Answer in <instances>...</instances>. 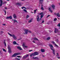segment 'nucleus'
I'll use <instances>...</instances> for the list:
<instances>
[{"label":"nucleus","mask_w":60,"mask_h":60,"mask_svg":"<svg viewBox=\"0 0 60 60\" xmlns=\"http://www.w3.org/2000/svg\"><path fill=\"white\" fill-rule=\"evenodd\" d=\"M49 47H50L51 50L52 51V53H53V54L54 55H55V49H54V47H53V46L51 44H49Z\"/></svg>","instance_id":"nucleus-1"},{"label":"nucleus","mask_w":60,"mask_h":60,"mask_svg":"<svg viewBox=\"0 0 60 60\" xmlns=\"http://www.w3.org/2000/svg\"><path fill=\"white\" fill-rule=\"evenodd\" d=\"M0 6L1 7L2 6V4H5L6 3V2L5 1H4V2L3 3V0H0Z\"/></svg>","instance_id":"nucleus-2"},{"label":"nucleus","mask_w":60,"mask_h":60,"mask_svg":"<svg viewBox=\"0 0 60 60\" xmlns=\"http://www.w3.org/2000/svg\"><path fill=\"white\" fill-rule=\"evenodd\" d=\"M20 55V53L19 52L15 53L12 55V57H15L16 56H18V55Z\"/></svg>","instance_id":"nucleus-3"},{"label":"nucleus","mask_w":60,"mask_h":60,"mask_svg":"<svg viewBox=\"0 0 60 60\" xmlns=\"http://www.w3.org/2000/svg\"><path fill=\"white\" fill-rule=\"evenodd\" d=\"M8 34L10 36H12V37L14 39H15V40H16L17 39V37L15 36L14 35H12L11 34H10L9 33H8Z\"/></svg>","instance_id":"nucleus-4"},{"label":"nucleus","mask_w":60,"mask_h":60,"mask_svg":"<svg viewBox=\"0 0 60 60\" xmlns=\"http://www.w3.org/2000/svg\"><path fill=\"white\" fill-rule=\"evenodd\" d=\"M28 56H29L28 55H25L23 56L22 58L23 59H26L27 58V57Z\"/></svg>","instance_id":"nucleus-5"},{"label":"nucleus","mask_w":60,"mask_h":60,"mask_svg":"<svg viewBox=\"0 0 60 60\" xmlns=\"http://www.w3.org/2000/svg\"><path fill=\"white\" fill-rule=\"evenodd\" d=\"M8 52L9 53H11V47L9 46H8Z\"/></svg>","instance_id":"nucleus-6"},{"label":"nucleus","mask_w":60,"mask_h":60,"mask_svg":"<svg viewBox=\"0 0 60 60\" xmlns=\"http://www.w3.org/2000/svg\"><path fill=\"white\" fill-rule=\"evenodd\" d=\"M38 18H37V21H40L41 20V18L39 19V15H38L37 16Z\"/></svg>","instance_id":"nucleus-7"},{"label":"nucleus","mask_w":60,"mask_h":60,"mask_svg":"<svg viewBox=\"0 0 60 60\" xmlns=\"http://www.w3.org/2000/svg\"><path fill=\"white\" fill-rule=\"evenodd\" d=\"M33 54L34 56H36L37 55H39V53H38V52L36 51L35 52H34V53Z\"/></svg>","instance_id":"nucleus-8"},{"label":"nucleus","mask_w":60,"mask_h":60,"mask_svg":"<svg viewBox=\"0 0 60 60\" xmlns=\"http://www.w3.org/2000/svg\"><path fill=\"white\" fill-rule=\"evenodd\" d=\"M24 31L25 32V33H24V34H27V33H28V30H26L25 29L24 30Z\"/></svg>","instance_id":"nucleus-9"},{"label":"nucleus","mask_w":60,"mask_h":60,"mask_svg":"<svg viewBox=\"0 0 60 60\" xmlns=\"http://www.w3.org/2000/svg\"><path fill=\"white\" fill-rule=\"evenodd\" d=\"M6 19H12V16H10L9 17H7Z\"/></svg>","instance_id":"nucleus-10"},{"label":"nucleus","mask_w":60,"mask_h":60,"mask_svg":"<svg viewBox=\"0 0 60 60\" xmlns=\"http://www.w3.org/2000/svg\"><path fill=\"white\" fill-rule=\"evenodd\" d=\"M58 31V30L56 28H55V29L54 33H56V32H57Z\"/></svg>","instance_id":"nucleus-11"},{"label":"nucleus","mask_w":60,"mask_h":60,"mask_svg":"<svg viewBox=\"0 0 60 60\" xmlns=\"http://www.w3.org/2000/svg\"><path fill=\"white\" fill-rule=\"evenodd\" d=\"M32 58H33V59H34L35 60H36V59H38V60L39 59V58H38V57H32Z\"/></svg>","instance_id":"nucleus-12"},{"label":"nucleus","mask_w":60,"mask_h":60,"mask_svg":"<svg viewBox=\"0 0 60 60\" xmlns=\"http://www.w3.org/2000/svg\"><path fill=\"white\" fill-rule=\"evenodd\" d=\"M13 43L14 45H16L17 44V45H18V44H17L16 41H14L13 42Z\"/></svg>","instance_id":"nucleus-13"},{"label":"nucleus","mask_w":60,"mask_h":60,"mask_svg":"<svg viewBox=\"0 0 60 60\" xmlns=\"http://www.w3.org/2000/svg\"><path fill=\"white\" fill-rule=\"evenodd\" d=\"M17 49H19L20 50H22V48H21V47L20 46H18L17 47Z\"/></svg>","instance_id":"nucleus-14"},{"label":"nucleus","mask_w":60,"mask_h":60,"mask_svg":"<svg viewBox=\"0 0 60 60\" xmlns=\"http://www.w3.org/2000/svg\"><path fill=\"white\" fill-rule=\"evenodd\" d=\"M13 17L14 19H16L17 18V16H16V15L15 14H14L13 15Z\"/></svg>","instance_id":"nucleus-15"},{"label":"nucleus","mask_w":60,"mask_h":60,"mask_svg":"<svg viewBox=\"0 0 60 60\" xmlns=\"http://www.w3.org/2000/svg\"><path fill=\"white\" fill-rule=\"evenodd\" d=\"M52 8L53 10H54V9H55V5H52Z\"/></svg>","instance_id":"nucleus-16"},{"label":"nucleus","mask_w":60,"mask_h":60,"mask_svg":"<svg viewBox=\"0 0 60 60\" xmlns=\"http://www.w3.org/2000/svg\"><path fill=\"white\" fill-rule=\"evenodd\" d=\"M39 1L40 2V3L42 4V2H43V0H40Z\"/></svg>","instance_id":"nucleus-17"},{"label":"nucleus","mask_w":60,"mask_h":60,"mask_svg":"<svg viewBox=\"0 0 60 60\" xmlns=\"http://www.w3.org/2000/svg\"><path fill=\"white\" fill-rule=\"evenodd\" d=\"M33 20V19H30V20L29 21H28V22L29 23H31L32 22V20Z\"/></svg>","instance_id":"nucleus-18"},{"label":"nucleus","mask_w":60,"mask_h":60,"mask_svg":"<svg viewBox=\"0 0 60 60\" xmlns=\"http://www.w3.org/2000/svg\"><path fill=\"white\" fill-rule=\"evenodd\" d=\"M41 51L42 52H45V50H44V49H41Z\"/></svg>","instance_id":"nucleus-19"},{"label":"nucleus","mask_w":60,"mask_h":60,"mask_svg":"<svg viewBox=\"0 0 60 60\" xmlns=\"http://www.w3.org/2000/svg\"><path fill=\"white\" fill-rule=\"evenodd\" d=\"M49 10L51 12V13H52V12H53L51 10V9H50V8H49Z\"/></svg>","instance_id":"nucleus-20"},{"label":"nucleus","mask_w":60,"mask_h":60,"mask_svg":"<svg viewBox=\"0 0 60 60\" xmlns=\"http://www.w3.org/2000/svg\"><path fill=\"white\" fill-rule=\"evenodd\" d=\"M16 4H17V5H19V6L21 5V4H20V3H17Z\"/></svg>","instance_id":"nucleus-21"},{"label":"nucleus","mask_w":60,"mask_h":60,"mask_svg":"<svg viewBox=\"0 0 60 60\" xmlns=\"http://www.w3.org/2000/svg\"><path fill=\"white\" fill-rule=\"evenodd\" d=\"M5 42H6V41H5H5L3 42L4 43V44L5 46H6V43Z\"/></svg>","instance_id":"nucleus-22"},{"label":"nucleus","mask_w":60,"mask_h":60,"mask_svg":"<svg viewBox=\"0 0 60 60\" xmlns=\"http://www.w3.org/2000/svg\"><path fill=\"white\" fill-rule=\"evenodd\" d=\"M57 16L58 17H60V14H59V13H58L57 14Z\"/></svg>","instance_id":"nucleus-23"},{"label":"nucleus","mask_w":60,"mask_h":60,"mask_svg":"<svg viewBox=\"0 0 60 60\" xmlns=\"http://www.w3.org/2000/svg\"><path fill=\"white\" fill-rule=\"evenodd\" d=\"M39 15H43V13L42 12H41V13Z\"/></svg>","instance_id":"nucleus-24"},{"label":"nucleus","mask_w":60,"mask_h":60,"mask_svg":"<svg viewBox=\"0 0 60 60\" xmlns=\"http://www.w3.org/2000/svg\"><path fill=\"white\" fill-rule=\"evenodd\" d=\"M24 8V9H27L25 7H22V9H23Z\"/></svg>","instance_id":"nucleus-25"},{"label":"nucleus","mask_w":60,"mask_h":60,"mask_svg":"<svg viewBox=\"0 0 60 60\" xmlns=\"http://www.w3.org/2000/svg\"><path fill=\"white\" fill-rule=\"evenodd\" d=\"M32 56H34V55L33 53H32L31 55H30V57H32Z\"/></svg>","instance_id":"nucleus-26"},{"label":"nucleus","mask_w":60,"mask_h":60,"mask_svg":"<svg viewBox=\"0 0 60 60\" xmlns=\"http://www.w3.org/2000/svg\"><path fill=\"white\" fill-rule=\"evenodd\" d=\"M51 42L52 43H53V44H56V43H55V42H54V41H52Z\"/></svg>","instance_id":"nucleus-27"},{"label":"nucleus","mask_w":60,"mask_h":60,"mask_svg":"<svg viewBox=\"0 0 60 60\" xmlns=\"http://www.w3.org/2000/svg\"><path fill=\"white\" fill-rule=\"evenodd\" d=\"M23 11H24L25 12H27V11H26V10L24 9L23 10Z\"/></svg>","instance_id":"nucleus-28"},{"label":"nucleus","mask_w":60,"mask_h":60,"mask_svg":"<svg viewBox=\"0 0 60 60\" xmlns=\"http://www.w3.org/2000/svg\"><path fill=\"white\" fill-rule=\"evenodd\" d=\"M34 39L35 40H37V41H38V39L37 38H34Z\"/></svg>","instance_id":"nucleus-29"},{"label":"nucleus","mask_w":60,"mask_h":60,"mask_svg":"<svg viewBox=\"0 0 60 60\" xmlns=\"http://www.w3.org/2000/svg\"><path fill=\"white\" fill-rule=\"evenodd\" d=\"M14 22H16V23H18V22H17V21L15 19L14 20Z\"/></svg>","instance_id":"nucleus-30"},{"label":"nucleus","mask_w":60,"mask_h":60,"mask_svg":"<svg viewBox=\"0 0 60 60\" xmlns=\"http://www.w3.org/2000/svg\"><path fill=\"white\" fill-rule=\"evenodd\" d=\"M37 10V9H36L34 10V14H35V13H36V11Z\"/></svg>","instance_id":"nucleus-31"},{"label":"nucleus","mask_w":60,"mask_h":60,"mask_svg":"<svg viewBox=\"0 0 60 60\" xmlns=\"http://www.w3.org/2000/svg\"><path fill=\"white\" fill-rule=\"evenodd\" d=\"M50 37H49L47 39V40H50Z\"/></svg>","instance_id":"nucleus-32"},{"label":"nucleus","mask_w":60,"mask_h":60,"mask_svg":"<svg viewBox=\"0 0 60 60\" xmlns=\"http://www.w3.org/2000/svg\"><path fill=\"white\" fill-rule=\"evenodd\" d=\"M15 60H19V59H20V58H16L15 59Z\"/></svg>","instance_id":"nucleus-33"},{"label":"nucleus","mask_w":60,"mask_h":60,"mask_svg":"<svg viewBox=\"0 0 60 60\" xmlns=\"http://www.w3.org/2000/svg\"><path fill=\"white\" fill-rule=\"evenodd\" d=\"M57 20V19L56 18H55L54 19V21H56Z\"/></svg>","instance_id":"nucleus-34"},{"label":"nucleus","mask_w":60,"mask_h":60,"mask_svg":"<svg viewBox=\"0 0 60 60\" xmlns=\"http://www.w3.org/2000/svg\"><path fill=\"white\" fill-rule=\"evenodd\" d=\"M57 55H56V56L58 57V56H59V55L58 54V53H57Z\"/></svg>","instance_id":"nucleus-35"},{"label":"nucleus","mask_w":60,"mask_h":60,"mask_svg":"<svg viewBox=\"0 0 60 60\" xmlns=\"http://www.w3.org/2000/svg\"><path fill=\"white\" fill-rule=\"evenodd\" d=\"M3 49V50L4 51H5V52H6V51L5 50V49Z\"/></svg>","instance_id":"nucleus-36"},{"label":"nucleus","mask_w":60,"mask_h":60,"mask_svg":"<svg viewBox=\"0 0 60 60\" xmlns=\"http://www.w3.org/2000/svg\"><path fill=\"white\" fill-rule=\"evenodd\" d=\"M41 10H44V8L43 7L41 8Z\"/></svg>","instance_id":"nucleus-37"},{"label":"nucleus","mask_w":60,"mask_h":60,"mask_svg":"<svg viewBox=\"0 0 60 60\" xmlns=\"http://www.w3.org/2000/svg\"><path fill=\"white\" fill-rule=\"evenodd\" d=\"M57 26H60V24L59 23L57 25Z\"/></svg>","instance_id":"nucleus-38"},{"label":"nucleus","mask_w":60,"mask_h":60,"mask_svg":"<svg viewBox=\"0 0 60 60\" xmlns=\"http://www.w3.org/2000/svg\"><path fill=\"white\" fill-rule=\"evenodd\" d=\"M54 45L56 47H58V46L57 45H56V44H54Z\"/></svg>","instance_id":"nucleus-39"},{"label":"nucleus","mask_w":60,"mask_h":60,"mask_svg":"<svg viewBox=\"0 0 60 60\" xmlns=\"http://www.w3.org/2000/svg\"><path fill=\"white\" fill-rule=\"evenodd\" d=\"M17 57H18L19 58H20V57H21V56H17Z\"/></svg>","instance_id":"nucleus-40"},{"label":"nucleus","mask_w":60,"mask_h":60,"mask_svg":"<svg viewBox=\"0 0 60 60\" xmlns=\"http://www.w3.org/2000/svg\"><path fill=\"white\" fill-rule=\"evenodd\" d=\"M29 17V16L28 15H27L26 17V18H28Z\"/></svg>","instance_id":"nucleus-41"},{"label":"nucleus","mask_w":60,"mask_h":60,"mask_svg":"<svg viewBox=\"0 0 60 60\" xmlns=\"http://www.w3.org/2000/svg\"><path fill=\"white\" fill-rule=\"evenodd\" d=\"M56 42H58V39H56Z\"/></svg>","instance_id":"nucleus-42"},{"label":"nucleus","mask_w":60,"mask_h":60,"mask_svg":"<svg viewBox=\"0 0 60 60\" xmlns=\"http://www.w3.org/2000/svg\"><path fill=\"white\" fill-rule=\"evenodd\" d=\"M24 47L25 48H27L28 47L27 46L25 45H24Z\"/></svg>","instance_id":"nucleus-43"},{"label":"nucleus","mask_w":60,"mask_h":60,"mask_svg":"<svg viewBox=\"0 0 60 60\" xmlns=\"http://www.w3.org/2000/svg\"><path fill=\"white\" fill-rule=\"evenodd\" d=\"M43 15H41V16L40 17L41 18H42L43 17Z\"/></svg>","instance_id":"nucleus-44"},{"label":"nucleus","mask_w":60,"mask_h":60,"mask_svg":"<svg viewBox=\"0 0 60 60\" xmlns=\"http://www.w3.org/2000/svg\"><path fill=\"white\" fill-rule=\"evenodd\" d=\"M4 12H5V15H6V10H5L4 11Z\"/></svg>","instance_id":"nucleus-45"},{"label":"nucleus","mask_w":60,"mask_h":60,"mask_svg":"<svg viewBox=\"0 0 60 60\" xmlns=\"http://www.w3.org/2000/svg\"><path fill=\"white\" fill-rule=\"evenodd\" d=\"M49 16H50V15H48L47 17V18H48V17H49Z\"/></svg>","instance_id":"nucleus-46"},{"label":"nucleus","mask_w":60,"mask_h":60,"mask_svg":"<svg viewBox=\"0 0 60 60\" xmlns=\"http://www.w3.org/2000/svg\"><path fill=\"white\" fill-rule=\"evenodd\" d=\"M50 24V22H48L47 23V24Z\"/></svg>","instance_id":"nucleus-47"},{"label":"nucleus","mask_w":60,"mask_h":60,"mask_svg":"<svg viewBox=\"0 0 60 60\" xmlns=\"http://www.w3.org/2000/svg\"><path fill=\"white\" fill-rule=\"evenodd\" d=\"M32 51H33V50H30L29 51V52H31Z\"/></svg>","instance_id":"nucleus-48"},{"label":"nucleus","mask_w":60,"mask_h":60,"mask_svg":"<svg viewBox=\"0 0 60 60\" xmlns=\"http://www.w3.org/2000/svg\"><path fill=\"white\" fill-rule=\"evenodd\" d=\"M44 20L41 23H44Z\"/></svg>","instance_id":"nucleus-49"},{"label":"nucleus","mask_w":60,"mask_h":60,"mask_svg":"<svg viewBox=\"0 0 60 60\" xmlns=\"http://www.w3.org/2000/svg\"><path fill=\"white\" fill-rule=\"evenodd\" d=\"M32 42H33L34 43H35V41H33Z\"/></svg>","instance_id":"nucleus-50"},{"label":"nucleus","mask_w":60,"mask_h":60,"mask_svg":"<svg viewBox=\"0 0 60 60\" xmlns=\"http://www.w3.org/2000/svg\"><path fill=\"white\" fill-rule=\"evenodd\" d=\"M55 15H57V14L56 13H54Z\"/></svg>","instance_id":"nucleus-51"},{"label":"nucleus","mask_w":60,"mask_h":60,"mask_svg":"<svg viewBox=\"0 0 60 60\" xmlns=\"http://www.w3.org/2000/svg\"><path fill=\"white\" fill-rule=\"evenodd\" d=\"M0 33H3V31H0Z\"/></svg>","instance_id":"nucleus-52"},{"label":"nucleus","mask_w":60,"mask_h":60,"mask_svg":"<svg viewBox=\"0 0 60 60\" xmlns=\"http://www.w3.org/2000/svg\"><path fill=\"white\" fill-rule=\"evenodd\" d=\"M28 32H29V33H31V31H28Z\"/></svg>","instance_id":"nucleus-53"},{"label":"nucleus","mask_w":60,"mask_h":60,"mask_svg":"<svg viewBox=\"0 0 60 60\" xmlns=\"http://www.w3.org/2000/svg\"><path fill=\"white\" fill-rule=\"evenodd\" d=\"M5 9H6H6H7V8H6V7H5Z\"/></svg>","instance_id":"nucleus-54"},{"label":"nucleus","mask_w":60,"mask_h":60,"mask_svg":"<svg viewBox=\"0 0 60 60\" xmlns=\"http://www.w3.org/2000/svg\"><path fill=\"white\" fill-rule=\"evenodd\" d=\"M41 8H42V7H43V5H41Z\"/></svg>","instance_id":"nucleus-55"},{"label":"nucleus","mask_w":60,"mask_h":60,"mask_svg":"<svg viewBox=\"0 0 60 60\" xmlns=\"http://www.w3.org/2000/svg\"><path fill=\"white\" fill-rule=\"evenodd\" d=\"M57 58L58 59H59L60 58V57H58Z\"/></svg>","instance_id":"nucleus-56"},{"label":"nucleus","mask_w":60,"mask_h":60,"mask_svg":"<svg viewBox=\"0 0 60 60\" xmlns=\"http://www.w3.org/2000/svg\"><path fill=\"white\" fill-rule=\"evenodd\" d=\"M3 25L4 26H5V24H3Z\"/></svg>","instance_id":"nucleus-57"},{"label":"nucleus","mask_w":60,"mask_h":60,"mask_svg":"<svg viewBox=\"0 0 60 60\" xmlns=\"http://www.w3.org/2000/svg\"><path fill=\"white\" fill-rule=\"evenodd\" d=\"M42 56L43 57H44L45 56H44V55H42Z\"/></svg>","instance_id":"nucleus-58"},{"label":"nucleus","mask_w":60,"mask_h":60,"mask_svg":"<svg viewBox=\"0 0 60 60\" xmlns=\"http://www.w3.org/2000/svg\"><path fill=\"white\" fill-rule=\"evenodd\" d=\"M23 46H24V44H23Z\"/></svg>","instance_id":"nucleus-59"},{"label":"nucleus","mask_w":60,"mask_h":60,"mask_svg":"<svg viewBox=\"0 0 60 60\" xmlns=\"http://www.w3.org/2000/svg\"><path fill=\"white\" fill-rule=\"evenodd\" d=\"M20 40V39H18V40Z\"/></svg>","instance_id":"nucleus-60"},{"label":"nucleus","mask_w":60,"mask_h":60,"mask_svg":"<svg viewBox=\"0 0 60 60\" xmlns=\"http://www.w3.org/2000/svg\"><path fill=\"white\" fill-rule=\"evenodd\" d=\"M31 13H33L32 12V11H31Z\"/></svg>","instance_id":"nucleus-61"},{"label":"nucleus","mask_w":60,"mask_h":60,"mask_svg":"<svg viewBox=\"0 0 60 60\" xmlns=\"http://www.w3.org/2000/svg\"><path fill=\"white\" fill-rule=\"evenodd\" d=\"M22 1H24V0H22Z\"/></svg>","instance_id":"nucleus-62"},{"label":"nucleus","mask_w":60,"mask_h":60,"mask_svg":"<svg viewBox=\"0 0 60 60\" xmlns=\"http://www.w3.org/2000/svg\"><path fill=\"white\" fill-rule=\"evenodd\" d=\"M7 0V1H9V0Z\"/></svg>","instance_id":"nucleus-63"},{"label":"nucleus","mask_w":60,"mask_h":60,"mask_svg":"<svg viewBox=\"0 0 60 60\" xmlns=\"http://www.w3.org/2000/svg\"><path fill=\"white\" fill-rule=\"evenodd\" d=\"M59 29H60V28H59Z\"/></svg>","instance_id":"nucleus-64"}]
</instances>
